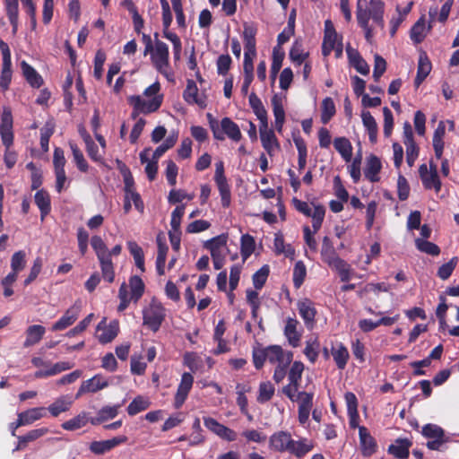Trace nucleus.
<instances>
[{"instance_id": "nucleus-1", "label": "nucleus", "mask_w": 459, "mask_h": 459, "mask_svg": "<svg viewBox=\"0 0 459 459\" xmlns=\"http://www.w3.org/2000/svg\"><path fill=\"white\" fill-rule=\"evenodd\" d=\"M269 448L274 452H289L301 458L314 448V443L304 437L294 440L290 432L280 430L269 437Z\"/></svg>"}, {"instance_id": "nucleus-23", "label": "nucleus", "mask_w": 459, "mask_h": 459, "mask_svg": "<svg viewBox=\"0 0 459 459\" xmlns=\"http://www.w3.org/2000/svg\"><path fill=\"white\" fill-rule=\"evenodd\" d=\"M48 431L49 430L48 428H40V429H32L23 436H19L18 437V444L15 446V448L13 449V452L23 450L27 446L28 443L33 442V441L39 439V437L48 434Z\"/></svg>"}, {"instance_id": "nucleus-37", "label": "nucleus", "mask_w": 459, "mask_h": 459, "mask_svg": "<svg viewBox=\"0 0 459 459\" xmlns=\"http://www.w3.org/2000/svg\"><path fill=\"white\" fill-rule=\"evenodd\" d=\"M329 266L338 273L342 281H348L351 279V266L340 257L338 259L333 260Z\"/></svg>"}, {"instance_id": "nucleus-2", "label": "nucleus", "mask_w": 459, "mask_h": 459, "mask_svg": "<svg viewBox=\"0 0 459 459\" xmlns=\"http://www.w3.org/2000/svg\"><path fill=\"white\" fill-rule=\"evenodd\" d=\"M367 0H358L357 3V21L359 26L365 31V37L368 41L371 40L372 29L369 27V19L372 20L382 30L385 27L384 22V2L382 0H370L368 9H366Z\"/></svg>"}, {"instance_id": "nucleus-58", "label": "nucleus", "mask_w": 459, "mask_h": 459, "mask_svg": "<svg viewBox=\"0 0 459 459\" xmlns=\"http://www.w3.org/2000/svg\"><path fill=\"white\" fill-rule=\"evenodd\" d=\"M307 274V269L302 261H298L293 269V282L296 288H299L303 283Z\"/></svg>"}, {"instance_id": "nucleus-52", "label": "nucleus", "mask_w": 459, "mask_h": 459, "mask_svg": "<svg viewBox=\"0 0 459 459\" xmlns=\"http://www.w3.org/2000/svg\"><path fill=\"white\" fill-rule=\"evenodd\" d=\"M87 424V417L85 413H81L77 415L76 417L65 421L62 424V428L65 430H76L82 427H84Z\"/></svg>"}, {"instance_id": "nucleus-30", "label": "nucleus", "mask_w": 459, "mask_h": 459, "mask_svg": "<svg viewBox=\"0 0 459 459\" xmlns=\"http://www.w3.org/2000/svg\"><path fill=\"white\" fill-rule=\"evenodd\" d=\"M45 333V327L39 325H33L28 327L26 331V340L23 343L24 347H30L38 343Z\"/></svg>"}, {"instance_id": "nucleus-53", "label": "nucleus", "mask_w": 459, "mask_h": 459, "mask_svg": "<svg viewBox=\"0 0 459 459\" xmlns=\"http://www.w3.org/2000/svg\"><path fill=\"white\" fill-rule=\"evenodd\" d=\"M178 140V134L169 135L162 144L156 148L152 154L153 160H159L168 150L172 148Z\"/></svg>"}, {"instance_id": "nucleus-19", "label": "nucleus", "mask_w": 459, "mask_h": 459, "mask_svg": "<svg viewBox=\"0 0 459 459\" xmlns=\"http://www.w3.org/2000/svg\"><path fill=\"white\" fill-rule=\"evenodd\" d=\"M299 325V321L295 318L288 317L286 320L284 335L292 347H298L300 343L301 333L298 330Z\"/></svg>"}, {"instance_id": "nucleus-55", "label": "nucleus", "mask_w": 459, "mask_h": 459, "mask_svg": "<svg viewBox=\"0 0 459 459\" xmlns=\"http://www.w3.org/2000/svg\"><path fill=\"white\" fill-rule=\"evenodd\" d=\"M341 41L339 40L337 33L325 35L324 41L322 45V53L325 56L330 55L333 49L339 44Z\"/></svg>"}, {"instance_id": "nucleus-35", "label": "nucleus", "mask_w": 459, "mask_h": 459, "mask_svg": "<svg viewBox=\"0 0 459 459\" xmlns=\"http://www.w3.org/2000/svg\"><path fill=\"white\" fill-rule=\"evenodd\" d=\"M44 416L45 408L43 407H35L18 413V417L22 418L25 426L32 424L33 422L42 419Z\"/></svg>"}, {"instance_id": "nucleus-57", "label": "nucleus", "mask_w": 459, "mask_h": 459, "mask_svg": "<svg viewBox=\"0 0 459 459\" xmlns=\"http://www.w3.org/2000/svg\"><path fill=\"white\" fill-rule=\"evenodd\" d=\"M415 243H416L417 248L420 251L424 252L426 254H429L431 255H437L440 253V248L436 244H434L432 242H429V241H427L424 239H420V238H417Z\"/></svg>"}, {"instance_id": "nucleus-50", "label": "nucleus", "mask_w": 459, "mask_h": 459, "mask_svg": "<svg viewBox=\"0 0 459 459\" xmlns=\"http://www.w3.org/2000/svg\"><path fill=\"white\" fill-rule=\"evenodd\" d=\"M325 214V209L323 205L320 204H313V212L309 217L312 218V227L314 229V232H316L324 221Z\"/></svg>"}, {"instance_id": "nucleus-43", "label": "nucleus", "mask_w": 459, "mask_h": 459, "mask_svg": "<svg viewBox=\"0 0 459 459\" xmlns=\"http://www.w3.org/2000/svg\"><path fill=\"white\" fill-rule=\"evenodd\" d=\"M255 250V239L252 236L245 234L241 237V256L243 263L251 255Z\"/></svg>"}, {"instance_id": "nucleus-10", "label": "nucleus", "mask_w": 459, "mask_h": 459, "mask_svg": "<svg viewBox=\"0 0 459 459\" xmlns=\"http://www.w3.org/2000/svg\"><path fill=\"white\" fill-rule=\"evenodd\" d=\"M118 333L117 321H112L106 325V319H102L97 326V338L101 343L110 342Z\"/></svg>"}, {"instance_id": "nucleus-49", "label": "nucleus", "mask_w": 459, "mask_h": 459, "mask_svg": "<svg viewBox=\"0 0 459 459\" xmlns=\"http://www.w3.org/2000/svg\"><path fill=\"white\" fill-rule=\"evenodd\" d=\"M321 254L324 261L327 263L328 265L333 260L339 258V256L336 255L334 248L333 247L331 240L328 237H325L323 238Z\"/></svg>"}, {"instance_id": "nucleus-62", "label": "nucleus", "mask_w": 459, "mask_h": 459, "mask_svg": "<svg viewBox=\"0 0 459 459\" xmlns=\"http://www.w3.org/2000/svg\"><path fill=\"white\" fill-rule=\"evenodd\" d=\"M458 258L453 257L449 262L442 264L437 271V276L442 280H446L450 277L453 271L457 264Z\"/></svg>"}, {"instance_id": "nucleus-36", "label": "nucleus", "mask_w": 459, "mask_h": 459, "mask_svg": "<svg viewBox=\"0 0 459 459\" xmlns=\"http://www.w3.org/2000/svg\"><path fill=\"white\" fill-rule=\"evenodd\" d=\"M272 104L275 117V128L279 133H281L285 120V112L281 101L277 96L273 98Z\"/></svg>"}, {"instance_id": "nucleus-47", "label": "nucleus", "mask_w": 459, "mask_h": 459, "mask_svg": "<svg viewBox=\"0 0 459 459\" xmlns=\"http://www.w3.org/2000/svg\"><path fill=\"white\" fill-rule=\"evenodd\" d=\"M283 59L284 52L280 48L275 47L273 50V63L271 66V77L273 80L276 78V75L282 65Z\"/></svg>"}, {"instance_id": "nucleus-27", "label": "nucleus", "mask_w": 459, "mask_h": 459, "mask_svg": "<svg viewBox=\"0 0 459 459\" xmlns=\"http://www.w3.org/2000/svg\"><path fill=\"white\" fill-rule=\"evenodd\" d=\"M431 71V63L426 54H421L419 58L417 75L414 81L415 86L418 88L426 79Z\"/></svg>"}, {"instance_id": "nucleus-44", "label": "nucleus", "mask_w": 459, "mask_h": 459, "mask_svg": "<svg viewBox=\"0 0 459 459\" xmlns=\"http://www.w3.org/2000/svg\"><path fill=\"white\" fill-rule=\"evenodd\" d=\"M120 406H121L120 404H117V405H113V406H105V407L101 408L98 412V416H97L96 420H92L91 422L92 423L103 422L108 420H111V419L115 418L118 413V410H119Z\"/></svg>"}, {"instance_id": "nucleus-40", "label": "nucleus", "mask_w": 459, "mask_h": 459, "mask_svg": "<svg viewBox=\"0 0 459 459\" xmlns=\"http://www.w3.org/2000/svg\"><path fill=\"white\" fill-rule=\"evenodd\" d=\"M274 386L271 382L266 381L260 383L258 388L257 402L260 403H264L270 401L274 394Z\"/></svg>"}, {"instance_id": "nucleus-33", "label": "nucleus", "mask_w": 459, "mask_h": 459, "mask_svg": "<svg viewBox=\"0 0 459 459\" xmlns=\"http://www.w3.org/2000/svg\"><path fill=\"white\" fill-rule=\"evenodd\" d=\"M331 351L338 368L343 369L349 359L347 348L342 343H337L332 347Z\"/></svg>"}, {"instance_id": "nucleus-4", "label": "nucleus", "mask_w": 459, "mask_h": 459, "mask_svg": "<svg viewBox=\"0 0 459 459\" xmlns=\"http://www.w3.org/2000/svg\"><path fill=\"white\" fill-rule=\"evenodd\" d=\"M143 325L157 332L165 318V308L160 302L152 299L143 311Z\"/></svg>"}, {"instance_id": "nucleus-31", "label": "nucleus", "mask_w": 459, "mask_h": 459, "mask_svg": "<svg viewBox=\"0 0 459 459\" xmlns=\"http://www.w3.org/2000/svg\"><path fill=\"white\" fill-rule=\"evenodd\" d=\"M431 29V25L429 24L427 28L425 25L424 17H420L418 22L412 26L411 30V40L419 44L425 39L427 32Z\"/></svg>"}, {"instance_id": "nucleus-26", "label": "nucleus", "mask_w": 459, "mask_h": 459, "mask_svg": "<svg viewBox=\"0 0 459 459\" xmlns=\"http://www.w3.org/2000/svg\"><path fill=\"white\" fill-rule=\"evenodd\" d=\"M184 100L189 104H197L201 108L205 107V101L198 97V88L193 80H188L186 88L183 92Z\"/></svg>"}, {"instance_id": "nucleus-46", "label": "nucleus", "mask_w": 459, "mask_h": 459, "mask_svg": "<svg viewBox=\"0 0 459 459\" xmlns=\"http://www.w3.org/2000/svg\"><path fill=\"white\" fill-rule=\"evenodd\" d=\"M129 287L131 290V299L136 302L143 294L144 284L140 277L133 276L130 278Z\"/></svg>"}, {"instance_id": "nucleus-38", "label": "nucleus", "mask_w": 459, "mask_h": 459, "mask_svg": "<svg viewBox=\"0 0 459 459\" xmlns=\"http://www.w3.org/2000/svg\"><path fill=\"white\" fill-rule=\"evenodd\" d=\"M35 203L40 210L41 220L50 212V198L47 192L40 190L35 194Z\"/></svg>"}, {"instance_id": "nucleus-61", "label": "nucleus", "mask_w": 459, "mask_h": 459, "mask_svg": "<svg viewBox=\"0 0 459 459\" xmlns=\"http://www.w3.org/2000/svg\"><path fill=\"white\" fill-rule=\"evenodd\" d=\"M303 370H304L303 363L300 361H295L292 364L290 370L289 372L288 378H289L290 383H293V385H296V384L299 385Z\"/></svg>"}, {"instance_id": "nucleus-56", "label": "nucleus", "mask_w": 459, "mask_h": 459, "mask_svg": "<svg viewBox=\"0 0 459 459\" xmlns=\"http://www.w3.org/2000/svg\"><path fill=\"white\" fill-rule=\"evenodd\" d=\"M91 244L97 255L98 259L110 255L109 250L100 237L93 236L91 238Z\"/></svg>"}, {"instance_id": "nucleus-60", "label": "nucleus", "mask_w": 459, "mask_h": 459, "mask_svg": "<svg viewBox=\"0 0 459 459\" xmlns=\"http://www.w3.org/2000/svg\"><path fill=\"white\" fill-rule=\"evenodd\" d=\"M70 147L74 155V160L77 165V168L82 171L86 172L88 169V163L85 160L82 152L78 148L75 143H70Z\"/></svg>"}, {"instance_id": "nucleus-17", "label": "nucleus", "mask_w": 459, "mask_h": 459, "mask_svg": "<svg viewBox=\"0 0 459 459\" xmlns=\"http://www.w3.org/2000/svg\"><path fill=\"white\" fill-rule=\"evenodd\" d=\"M359 444L364 456L372 455L377 449V443L364 426L359 427Z\"/></svg>"}, {"instance_id": "nucleus-29", "label": "nucleus", "mask_w": 459, "mask_h": 459, "mask_svg": "<svg viewBox=\"0 0 459 459\" xmlns=\"http://www.w3.org/2000/svg\"><path fill=\"white\" fill-rule=\"evenodd\" d=\"M411 443L407 439L396 440L388 447V452L398 459H406L409 456V449Z\"/></svg>"}, {"instance_id": "nucleus-64", "label": "nucleus", "mask_w": 459, "mask_h": 459, "mask_svg": "<svg viewBox=\"0 0 459 459\" xmlns=\"http://www.w3.org/2000/svg\"><path fill=\"white\" fill-rule=\"evenodd\" d=\"M269 274V268L267 265L263 266L253 275V284L255 289H262L264 285Z\"/></svg>"}, {"instance_id": "nucleus-22", "label": "nucleus", "mask_w": 459, "mask_h": 459, "mask_svg": "<svg viewBox=\"0 0 459 459\" xmlns=\"http://www.w3.org/2000/svg\"><path fill=\"white\" fill-rule=\"evenodd\" d=\"M382 165L379 158L371 154L367 158L366 168L364 170L365 177L370 182H377L379 180L378 174L381 170Z\"/></svg>"}, {"instance_id": "nucleus-3", "label": "nucleus", "mask_w": 459, "mask_h": 459, "mask_svg": "<svg viewBox=\"0 0 459 459\" xmlns=\"http://www.w3.org/2000/svg\"><path fill=\"white\" fill-rule=\"evenodd\" d=\"M148 54H150L152 64L156 70L169 81H173V73L169 65V47L159 39L157 32L154 33V46Z\"/></svg>"}, {"instance_id": "nucleus-14", "label": "nucleus", "mask_w": 459, "mask_h": 459, "mask_svg": "<svg viewBox=\"0 0 459 459\" xmlns=\"http://www.w3.org/2000/svg\"><path fill=\"white\" fill-rule=\"evenodd\" d=\"M227 236L219 235L204 243V247L211 253L212 257L226 256Z\"/></svg>"}, {"instance_id": "nucleus-45", "label": "nucleus", "mask_w": 459, "mask_h": 459, "mask_svg": "<svg viewBox=\"0 0 459 459\" xmlns=\"http://www.w3.org/2000/svg\"><path fill=\"white\" fill-rule=\"evenodd\" d=\"M99 261L100 264L103 278L108 282H112L115 278V273L110 255L99 258Z\"/></svg>"}, {"instance_id": "nucleus-18", "label": "nucleus", "mask_w": 459, "mask_h": 459, "mask_svg": "<svg viewBox=\"0 0 459 459\" xmlns=\"http://www.w3.org/2000/svg\"><path fill=\"white\" fill-rule=\"evenodd\" d=\"M298 309L307 327L313 328L316 314L314 304L309 299H303L298 302Z\"/></svg>"}, {"instance_id": "nucleus-48", "label": "nucleus", "mask_w": 459, "mask_h": 459, "mask_svg": "<svg viewBox=\"0 0 459 459\" xmlns=\"http://www.w3.org/2000/svg\"><path fill=\"white\" fill-rule=\"evenodd\" d=\"M12 61H4L2 64V71L0 76V88L5 91L11 83L12 80Z\"/></svg>"}, {"instance_id": "nucleus-16", "label": "nucleus", "mask_w": 459, "mask_h": 459, "mask_svg": "<svg viewBox=\"0 0 459 459\" xmlns=\"http://www.w3.org/2000/svg\"><path fill=\"white\" fill-rule=\"evenodd\" d=\"M160 83L159 82H155L149 87H147L143 94L144 104L148 105L150 103L156 102V108H153V112L157 111L163 101V95L160 93Z\"/></svg>"}, {"instance_id": "nucleus-20", "label": "nucleus", "mask_w": 459, "mask_h": 459, "mask_svg": "<svg viewBox=\"0 0 459 459\" xmlns=\"http://www.w3.org/2000/svg\"><path fill=\"white\" fill-rule=\"evenodd\" d=\"M347 56L350 64L361 74L367 75L369 73V66L362 58L359 51L350 45L346 48Z\"/></svg>"}, {"instance_id": "nucleus-21", "label": "nucleus", "mask_w": 459, "mask_h": 459, "mask_svg": "<svg viewBox=\"0 0 459 459\" xmlns=\"http://www.w3.org/2000/svg\"><path fill=\"white\" fill-rule=\"evenodd\" d=\"M221 132L223 136L226 134L230 140L239 142L242 138V134L239 126L232 121L230 117H224L221 121Z\"/></svg>"}, {"instance_id": "nucleus-6", "label": "nucleus", "mask_w": 459, "mask_h": 459, "mask_svg": "<svg viewBox=\"0 0 459 459\" xmlns=\"http://www.w3.org/2000/svg\"><path fill=\"white\" fill-rule=\"evenodd\" d=\"M193 384L194 377L190 373L185 372L181 377V380L174 398V407L176 409H179L184 404L190 390L192 389Z\"/></svg>"}, {"instance_id": "nucleus-7", "label": "nucleus", "mask_w": 459, "mask_h": 459, "mask_svg": "<svg viewBox=\"0 0 459 459\" xmlns=\"http://www.w3.org/2000/svg\"><path fill=\"white\" fill-rule=\"evenodd\" d=\"M204 426L212 433L227 441H235L237 433L211 417L204 418Z\"/></svg>"}, {"instance_id": "nucleus-54", "label": "nucleus", "mask_w": 459, "mask_h": 459, "mask_svg": "<svg viewBox=\"0 0 459 459\" xmlns=\"http://www.w3.org/2000/svg\"><path fill=\"white\" fill-rule=\"evenodd\" d=\"M422 434L429 440L446 437L443 429L435 424L425 425L422 429Z\"/></svg>"}, {"instance_id": "nucleus-39", "label": "nucleus", "mask_w": 459, "mask_h": 459, "mask_svg": "<svg viewBox=\"0 0 459 459\" xmlns=\"http://www.w3.org/2000/svg\"><path fill=\"white\" fill-rule=\"evenodd\" d=\"M320 343L316 337H311L306 342L304 354L312 363L316 362L319 354Z\"/></svg>"}, {"instance_id": "nucleus-51", "label": "nucleus", "mask_w": 459, "mask_h": 459, "mask_svg": "<svg viewBox=\"0 0 459 459\" xmlns=\"http://www.w3.org/2000/svg\"><path fill=\"white\" fill-rule=\"evenodd\" d=\"M335 114V106L333 100L327 97L323 100L322 102V114H321V121L324 124L329 122L332 117Z\"/></svg>"}, {"instance_id": "nucleus-28", "label": "nucleus", "mask_w": 459, "mask_h": 459, "mask_svg": "<svg viewBox=\"0 0 459 459\" xmlns=\"http://www.w3.org/2000/svg\"><path fill=\"white\" fill-rule=\"evenodd\" d=\"M361 119L363 126L366 127L368 133L369 141L374 143L377 142V124L374 117L368 110H363L361 112Z\"/></svg>"}, {"instance_id": "nucleus-41", "label": "nucleus", "mask_w": 459, "mask_h": 459, "mask_svg": "<svg viewBox=\"0 0 459 459\" xmlns=\"http://www.w3.org/2000/svg\"><path fill=\"white\" fill-rule=\"evenodd\" d=\"M151 403L148 399L143 396L135 397L128 405L127 412L129 415L134 416L150 407Z\"/></svg>"}, {"instance_id": "nucleus-59", "label": "nucleus", "mask_w": 459, "mask_h": 459, "mask_svg": "<svg viewBox=\"0 0 459 459\" xmlns=\"http://www.w3.org/2000/svg\"><path fill=\"white\" fill-rule=\"evenodd\" d=\"M219 192L221 196V204L224 207H227L230 205V186L227 183V179H219L215 180Z\"/></svg>"}, {"instance_id": "nucleus-42", "label": "nucleus", "mask_w": 459, "mask_h": 459, "mask_svg": "<svg viewBox=\"0 0 459 459\" xmlns=\"http://www.w3.org/2000/svg\"><path fill=\"white\" fill-rule=\"evenodd\" d=\"M163 37L171 41L173 45V55L175 60H179L181 56L182 44L179 37L169 30V28L163 29Z\"/></svg>"}, {"instance_id": "nucleus-5", "label": "nucleus", "mask_w": 459, "mask_h": 459, "mask_svg": "<svg viewBox=\"0 0 459 459\" xmlns=\"http://www.w3.org/2000/svg\"><path fill=\"white\" fill-rule=\"evenodd\" d=\"M419 174L422 182V185L426 189L434 188L437 193L441 189V182L437 175V165L432 161L429 162V169L427 164H421L419 168Z\"/></svg>"}, {"instance_id": "nucleus-12", "label": "nucleus", "mask_w": 459, "mask_h": 459, "mask_svg": "<svg viewBox=\"0 0 459 459\" xmlns=\"http://www.w3.org/2000/svg\"><path fill=\"white\" fill-rule=\"evenodd\" d=\"M267 360L270 363L278 365H290L292 360V354L285 352L281 346L272 345L266 348Z\"/></svg>"}, {"instance_id": "nucleus-13", "label": "nucleus", "mask_w": 459, "mask_h": 459, "mask_svg": "<svg viewBox=\"0 0 459 459\" xmlns=\"http://www.w3.org/2000/svg\"><path fill=\"white\" fill-rule=\"evenodd\" d=\"M128 103L133 107L131 117L136 119L140 114L153 113V108H156L155 103L144 104L143 98L141 95H132L127 99Z\"/></svg>"}, {"instance_id": "nucleus-8", "label": "nucleus", "mask_w": 459, "mask_h": 459, "mask_svg": "<svg viewBox=\"0 0 459 459\" xmlns=\"http://www.w3.org/2000/svg\"><path fill=\"white\" fill-rule=\"evenodd\" d=\"M108 386V381L100 375H95L93 377L83 381L78 392L75 394V398H79L87 393H96Z\"/></svg>"}, {"instance_id": "nucleus-63", "label": "nucleus", "mask_w": 459, "mask_h": 459, "mask_svg": "<svg viewBox=\"0 0 459 459\" xmlns=\"http://www.w3.org/2000/svg\"><path fill=\"white\" fill-rule=\"evenodd\" d=\"M25 256L26 255L24 251L22 250L17 251L13 255L11 259L12 271L19 273L23 270L26 264Z\"/></svg>"}, {"instance_id": "nucleus-32", "label": "nucleus", "mask_w": 459, "mask_h": 459, "mask_svg": "<svg viewBox=\"0 0 459 459\" xmlns=\"http://www.w3.org/2000/svg\"><path fill=\"white\" fill-rule=\"evenodd\" d=\"M333 146L345 161H351L352 157V145L346 137L335 138Z\"/></svg>"}, {"instance_id": "nucleus-11", "label": "nucleus", "mask_w": 459, "mask_h": 459, "mask_svg": "<svg viewBox=\"0 0 459 459\" xmlns=\"http://www.w3.org/2000/svg\"><path fill=\"white\" fill-rule=\"evenodd\" d=\"M127 441L126 436L116 437L111 439L102 441H93L90 445V450L96 455H103L115 446L124 444Z\"/></svg>"}, {"instance_id": "nucleus-9", "label": "nucleus", "mask_w": 459, "mask_h": 459, "mask_svg": "<svg viewBox=\"0 0 459 459\" xmlns=\"http://www.w3.org/2000/svg\"><path fill=\"white\" fill-rule=\"evenodd\" d=\"M80 311L81 305L79 302H75L65 312L63 316L52 325V331H62L72 325L77 320Z\"/></svg>"}, {"instance_id": "nucleus-34", "label": "nucleus", "mask_w": 459, "mask_h": 459, "mask_svg": "<svg viewBox=\"0 0 459 459\" xmlns=\"http://www.w3.org/2000/svg\"><path fill=\"white\" fill-rule=\"evenodd\" d=\"M21 68L27 82L32 86L39 88L42 84L41 76L36 70L25 61L21 63Z\"/></svg>"}, {"instance_id": "nucleus-25", "label": "nucleus", "mask_w": 459, "mask_h": 459, "mask_svg": "<svg viewBox=\"0 0 459 459\" xmlns=\"http://www.w3.org/2000/svg\"><path fill=\"white\" fill-rule=\"evenodd\" d=\"M73 404V399L69 395H62L56 399L48 407V411L53 417H57L62 412L68 411Z\"/></svg>"}, {"instance_id": "nucleus-15", "label": "nucleus", "mask_w": 459, "mask_h": 459, "mask_svg": "<svg viewBox=\"0 0 459 459\" xmlns=\"http://www.w3.org/2000/svg\"><path fill=\"white\" fill-rule=\"evenodd\" d=\"M260 139L264 149L273 156L280 148V144L273 130L267 127L259 128Z\"/></svg>"}, {"instance_id": "nucleus-24", "label": "nucleus", "mask_w": 459, "mask_h": 459, "mask_svg": "<svg viewBox=\"0 0 459 459\" xmlns=\"http://www.w3.org/2000/svg\"><path fill=\"white\" fill-rule=\"evenodd\" d=\"M255 34L256 28L253 25L245 23L243 30V39L245 43V53L256 56L255 50Z\"/></svg>"}]
</instances>
